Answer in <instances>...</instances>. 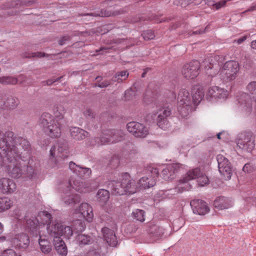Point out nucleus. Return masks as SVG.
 I'll use <instances>...</instances> for the list:
<instances>
[{
	"mask_svg": "<svg viewBox=\"0 0 256 256\" xmlns=\"http://www.w3.org/2000/svg\"><path fill=\"white\" fill-rule=\"evenodd\" d=\"M246 96V94H242L240 97L238 98V101L240 104L241 108L246 112L250 113L252 110V105L250 102H246L245 98Z\"/></svg>",
	"mask_w": 256,
	"mask_h": 256,
	"instance_id": "obj_34",
	"label": "nucleus"
},
{
	"mask_svg": "<svg viewBox=\"0 0 256 256\" xmlns=\"http://www.w3.org/2000/svg\"><path fill=\"white\" fill-rule=\"evenodd\" d=\"M70 39V36H64L58 42L60 45H63L65 44V42L69 40Z\"/></svg>",
	"mask_w": 256,
	"mask_h": 256,
	"instance_id": "obj_55",
	"label": "nucleus"
},
{
	"mask_svg": "<svg viewBox=\"0 0 256 256\" xmlns=\"http://www.w3.org/2000/svg\"><path fill=\"white\" fill-rule=\"evenodd\" d=\"M16 189V184L12 180L6 178L0 179V190L2 193H11Z\"/></svg>",
	"mask_w": 256,
	"mask_h": 256,
	"instance_id": "obj_23",
	"label": "nucleus"
},
{
	"mask_svg": "<svg viewBox=\"0 0 256 256\" xmlns=\"http://www.w3.org/2000/svg\"><path fill=\"white\" fill-rule=\"evenodd\" d=\"M218 56H208L202 62V66L204 67L206 71L212 70L217 61Z\"/></svg>",
	"mask_w": 256,
	"mask_h": 256,
	"instance_id": "obj_33",
	"label": "nucleus"
},
{
	"mask_svg": "<svg viewBox=\"0 0 256 256\" xmlns=\"http://www.w3.org/2000/svg\"><path fill=\"white\" fill-rule=\"evenodd\" d=\"M148 170L150 172L152 176L150 177L144 176L141 178L137 184H136L137 186V190L138 188H148L155 185L156 178L158 175V170L155 168H150Z\"/></svg>",
	"mask_w": 256,
	"mask_h": 256,
	"instance_id": "obj_15",
	"label": "nucleus"
},
{
	"mask_svg": "<svg viewBox=\"0 0 256 256\" xmlns=\"http://www.w3.org/2000/svg\"><path fill=\"white\" fill-rule=\"evenodd\" d=\"M128 130L136 137L144 138L148 134V128L142 124L132 122L127 124Z\"/></svg>",
	"mask_w": 256,
	"mask_h": 256,
	"instance_id": "obj_17",
	"label": "nucleus"
},
{
	"mask_svg": "<svg viewBox=\"0 0 256 256\" xmlns=\"http://www.w3.org/2000/svg\"><path fill=\"white\" fill-rule=\"evenodd\" d=\"M102 232L104 240L110 246H116L118 241L112 230L104 227L102 228Z\"/></svg>",
	"mask_w": 256,
	"mask_h": 256,
	"instance_id": "obj_25",
	"label": "nucleus"
},
{
	"mask_svg": "<svg viewBox=\"0 0 256 256\" xmlns=\"http://www.w3.org/2000/svg\"><path fill=\"white\" fill-rule=\"evenodd\" d=\"M76 240L80 245L89 244L92 242V238L90 236L84 234H79L77 236Z\"/></svg>",
	"mask_w": 256,
	"mask_h": 256,
	"instance_id": "obj_40",
	"label": "nucleus"
},
{
	"mask_svg": "<svg viewBox=\"0 0 256 256\" xmlns=\"http://www.w3.org/2000/svg\"><path fill=\"white\" fill-rule=\"evenodd\" d=\"M254 141L255 138L252 134L245 132L239 134L236 143L240 148L250 152L254 148Z\"/></svg>",
	"mask_w": 256,
	"mask_h": 256,
	"instance_id": "obj_11",
	"label": "nucleus"
},
{
	"mask_svg": "<svg viewBox=\"0 0 256 256\" xmlns=\"http://www.w3.org/2000/svg\"><path fill=\"white\" fill-rule=\"evenodd\" d=\"M128 76V73L126 71H122L117 74L115 76V80L120 82L126 80Z\"/></svg>",
	"mask_w": 256,
	"mask_h": 256,
	"instance_id": "obj_47",
	"label": "nucleus"
},
{
	"mask_svg": "<svg viewBox=\"0 0 256 256\" xmlns=\"http://www.w3.org/2000/svg\"><path fill=\"white\" fill-rule=\"evenodd\" d=\"M72 188L80 193L92 191L88 184L83 182L79 179L73 180L71 178L68 182L61 184L60 188L62 193V201L67 206H72L80 202V196L74 193Z\"/></svg>",
	"mask_w": 256,
	"mask_h": 256,
	"instance_id": "obj_2",
	"label": "nucleus"
},
{
	"mask_svg": "<svg viewBox=\"0 0 256 256\" xmlns=\"http://www.w3.org/2000/svg\"><path fill=\"white\" fill-rule=\"evenodd\" d=\"M2 100H4L3 104H0L2 106V108L8 110L14 109L18 104V100L12 96H9L6 98L5 96L3 98Z\"/></svg>",
	"mask_w": 256,
	"mask_h": 256,
	"instance_id": "obj_29",
	"label": "nucleus"
},
{
	"mask_svg": "<svg viewBox=\"0 0 256 256\" xmlns=\"http://www.w3.org/2000/svg\"><path fill=\"white\" fill-rule=\"evenodd\" d=\"M182 165L180 164H168L166 168L162 171V175L164 179L166 180L174 178L173 175L178 172Z\"/></svg>",
	"mask_w": 256,
	"mask_h": 256,
	"instance_id": "obj_22",
	"label": "nucleus"
},
{
	"mask_svg": "<svg viewBox=\"0 0 256 256\" xmlns=\"http://www.w3.org/2000/svg\"><path fill=\"white\" fill-rule=\"evenodd\" d=\"M156 228L158 229V232L156 234V236H162V234H163L162 228Z\"/></svg>",
	"mask_w": 256,
	"mask_h": 256,
	"instance_id": "obj_60",
	"label": "nucleus"
},
{
	"mask_svg": "<svg viewBox=\"0 0 256 256\" xmlns=\"http://www.w3.org/2000/svg\"><path fill=\"white\" fill-rule=\"evenodd\" d=\"M202 1L206 2V0H187V2H186V0H178V1L176 0L174 3L176 5L180 4L182 7H185L189 4L194 3V4H198Z\"/></svg>",
	"mask_w": 256,
	"mask_h": 256,
	"instance_id": "obj_43",
	"label": "nucleus"
},
{
	"mask_svg": "<svg viewBox=\"0 0 256 256\" xmlns=\"http://www.w3.org/2000/svg\"><path fill=\"white\" fill-rule=\"evenodd\" d=\"M206 73H207V74H208V76H212L214 74H216V72H206Z\"/></svg>",
	"mask_w": 256,
	"mask_h": 256,
	"instance_id": "obj_63",
	"label": "nucleus"
},
{
	"mask_svg": "<svg viewBox=\"0 0 256 256\" xmlns=\"http://www.w3.org/2000/svg\"><path fill=\"white\" fill-rule=\"evenodd\" d=\"M204 97V90L200 86H196L192 91V101L194 104H198Z\"/></svg>",
	"mask_w": 256,
	"mask_h": 256,
	"instance_id": "obj_26",
	"label": "nucleus"
},
{
	"mask_svg": "<svg viewBox=\"0 0 256 256\" xmlns=\"http://www.w3.org/2000/svg\"><path fill=\"white\" fill-rule=\"evenodd\" d=\"M38 218H39L41 221L40 222V224H48V227L50 225V222L52 219L51 214L46 211L40 212L38 215ZM48 229V228H46Z\"/></svg>",
	"mask_w": 256,
	"mask_h": 256,
	"instance_id": "obj_37",
	"label": "nucleus"
},
{
	"mask_svg": "<svg viewBox=\"0 0 256 256\" xmlns=\"http://www.w3.org/2000/svg\"><path fill=\"white\" fill-rule=\"evenodd\" d=\"M252 183L255 186H256V176L253 179Z\"/></svg>",
	"mask_w": 256,
	"mask_h": 256,
	"instance_id": "obj_64",
	"label": "nucleus"
},
{
	"mask_svg": "<svg viewBox=\"0 0 256 256\" xmlns=\"http://www.w3.org/2000/svg\"><path fill=\"white\" fill-rule=\"evenodd\" d=\"M171 114V110L168 107L160 108L154 114V116L157 115L156 123L160 128L163 130L167 128L168 125L167 118L170 116Z\"/></svg>",
	"mask_w": 256,
	"mask_h": 256,
	"instance_id": "obj_16",
	"label": "nucleus"
},
{
	"mask_svg": "<svg viewBox=\"0 0 256 256\" xmlns=\"http://www.w3.org/2000/svg\"><path fill=\"white\" fill-rule=\"evenodd\" d=\"M214 206L219 210L228 208L232 206L230 200L224 196L217 198L214 202Z\"/></svg>",
	"mask_w": 256,
	"mask_h": 256,
	"instance_id": "obj_27",
	"label": "nucleus"
},
{
	"mask_svg": "<svg viewBox=\"0 0 256 256\" xmlns=\"http://www.w3.org/2000/svg\"><path fill=\"white\" fill-rule=\"evenodd\" d=\"M204 32V31H201V30H199V31H198V30H196V31H194L192 34H202V33H203Z\"/></svg>",
	"mask_w": 256,
	"mask_h": 256,
	"instance_id": "obj_62",
	"label": "nucleus"
},
{
	"mask_svg": "<svg viewBox=\"0 0 256 256\" xmlns=\"http://www.w3.org/2000/svg\"><path fill=\"white\" fill-rule=\"evenodd\" d=\"M70 131L71 136L76 140H82L88 135L87 132L77 127L72 128Z\"/></svg>",
	"mask_w": 256,
	"mask_h": 256,
	"instance_id": "obj_30",
	"label": "nucleus"
},
{
	"mask_svg": "<svg viewBox=\"0 0 256 256\" xmlns=\"http://www.w3.org/2000/svg\"><path fill=\"white\" fill-rule=\"evenodd\" d=\"M97 196L100 202H106L109 199L110 194L107 190L101 189L98 191Z\"/></svg>",
	"mask_w": 256,
	"mask_h": 256,
	"instance_id": "obj_41",
	"label": "nucleus"
},
{
	"mask_svg": "<svg viewBox=\"0 0 256 256\" xmlns=\"http://www.w3.org/2000/svg\"><path fill=\"white\" fill-rule=\"evenodd\" d=\"M74 213L80 214L89 222L92 220L94 217L92 208L91 206L86 202L81 204L78 208L74 210Z\"/></svg>",
	"mask_w": 256,
	"mask_h": 256,
	"instance_id": "obj_19",
	"label": "nucleus"
},
{
	"mask_svg": "<svg viewBox=\"0 0 256 256\" xmlns=\"http://www.w3.org/2000/svg\"><path fill=\"white\" fill-rule=\"evenodd\" d=\"M53 112L55 116L54 118L62 121L66 112V110L64 105L62 104H58L56 105L54 108Z\"/></svg>",
	"mask_w": 256,
	"mask_h": 256,
	"instance_id": "obj_35",
	"label": "nucleus"
},
{
	"mask_svg": "<svg viewBox=\"0 0 256 256\" xmlns=\"http://www.w3.org/2000/svg\"><path fill=\"white\" fill-rule=\"evenodd\" d=\"M250 46L252 48L256 49V40L252 42Z\"/></svg>",
	"mask_w": 256,
	"mask_h": 256,
	"instance_id": "obj_61",
	"label": "nucleus"
},
{
	"mask_svg": "<svg viewBox=\"0 0 256 256\" xmlns=\"http://www.w3.org/2000/svg\"><path fill=\"white\" fill-rule=\"evenodd\" d=\"M193 212L199 215H204L209 211L206 202L200 200H194L190 202Z\"/></svg>",
	"mask_w": 256,
	"mask_h": 256,
	"instance_id": "obj_20",
	"label": "nucleus"
},
{
	"mask_svg": "<svg viewBox=\"0 0 256 256\" xmlns=\"http://www.w3.org/2000/svg\"><path fill=\"white\" fill-rule=\"evenodd\" d=\"M8 150V146L4 140L0 144V157L2 160V166H4L9 175L14 178L24 176L26 166L20 161V156L16 148Z\"/></svg>",
	"mask_w": 256,
	"mask_h": 256,
	"instance_id": "obj_1",
	"label": "nucleus"
},
{
	"mask_svg": "<svg viewBox=\"0 0 256 256\" xmlns=\"http://www.w3.org/2000/svg\"><path fill=\"white\" fill-rule=\"evenodd\" d=\"M87 256H100V254L98 252L92 250L88 252Z\"/></svg>",
	"mask_w": 256,
	"mask_h": 256,
	"instance_id": "obj_56",
	"label": "nucleus"
},
{
	"mask_svg": "<svg viewBox=\"0 0 256 256\" xmlns=\"http://www.w3.org/2000/svg\"><path fill=\"white\" fill-rule=\"evenodd\" d=\"M230 0H221L216 3H214L212 0H208L206 2L208 6L212 8V9L215 8L216 10H218L222 7H224L226 6V2Z\"/></svg>",
	"mask_w": 256,
	"mask_h": 256,
	"instance_id": "obj_42",
	"label": "nucleus"
},
{
	"mask_svg": "<svg viewBox=\"0 0 256 256\" xmlns=\"http://www.w3.org/2000/svg\"><path fill=\"white\" fill-rule=\"evenodd\" d=\"M239 70L238 63L236 61H228L224 65L220 74L224 78L228 80L235 79L237 72Z\"/></svg>",
	"mask_w": 256,
	"mask_h": 256,
	"instance_id": "obj_13",
	"label": "nucleus"
},
{
	"mask_svg": "<svg viewBox=\"0 0 256 256\" xmlns=\"http://www.w3.org/2000/svg\"><path fill=\"white\" fill-rule=\"evenodd\" d=\"M254 167L250 163L245 164L242 168V170L246 173L252 172L254 171Z\"/></svg>",
	"mask_w": 256,
	"mask_h": 256,
	"instance_id": "obj_51",
	"label": "nucleus"
},
{
	"mask_svg": "<svg viewBox=\"0 0 256 256\" xmlns=\"http://www.w3.org/2000/svg\"><path fill=\"white\" fill-rule=\"evenodd\" d=\"M44 56V54L42 53L41 52H33V53H28V54H25L24 55V56L26 58H42Z\"/></svg>",
	"mask_w": 256,
	"mask_h": 256,
	"instance_id": "obj_50",
	"label": "nucleus"
},
{
	"mask_svg": "<svg viewBox=\"0 0 256 256\" xmlns=\"http://www.w3.org/2000/svg\"><path fill=\"white\" fill-rule=\"evenodd\" d=\"M62 121L53 118L49 113H44L40 124L46 134L52 138L60 137L62 133Z\"/></svg>",
	"mask_w": 256,
	"mask_h": 256,
	"instance_id": "obj_4",
	"label": "nucleus"
},
{
	"mask_svg": "<svg viewBox=\"0 0 256 256\" xmlns=\"http://www.w3.org/2000/svg\"><path fill=\"white\" fill-rule=\"evenodd\" d=\"M68 145L66 142H62L56 144L52 146L50 153L51 159H54V168H60L62 166H60L58 162V158H66L68 156Z\"/></svg>",
	"mask_w": 256,
	"mask_h": 256,
	"instance_id": "obj_8",
	"label": "nucleus"
},
{
	"mask_svg": "<svg viewBox=\"0 0 256 256\" xmlns=\"http://www.w3.org/2000/svg\"><path fill=\"white\" fill-rule=\"evenodd\" d=\"M4 140L8 148V150H6L8 152L11 150L12 148H16L20 156V152L18 150L22 147L24 150H28L30 148L29 142L22 138L14 137V134L12 132L8 131L4 134H3L0 130V144Z\"/></svg>",
	"mask_w": 256,
	"mask_h": 256,
	"instance_id": "obj_6",
	"label": "nucleus"
},
{
	"mask_svg": "<svg viewBox=\"0 0 256 256\" xmlns=\"http://www.w3.org/2000/svg\"><path fill=\"white\" fill-rule=\"evenodd\" d=\"M228 95V92L224 88H220L218 86H212L208 88L206 97L208 98L226 99Z\"/></svg>",
	"mask_w": 256,
	"mask_h": 256,
	"instance_id": "obj_18",
	"label": "nucleus"
},
{
	"mask_svg": "<svg viewBox=\"0 0 256 256\" xmlns=\"http://www.w3.org/2000/svg\"><path fill=\"white\" fill-rule=\"evenodd\" d=\"M60 78V77L56 79V80H48L46 82H44L46 83V84L47 85H51L52 84H53L54 82L57 81L58 80H59Z\"/></svg>",
	"mask_w": 256,
	"mask_h": 256,
	"instance_id": "obj_58",
	"label": "nucleus"
},
{
	"mask_svg": "<svg viewBox=\"0 0 256 256\" xmlns=\"http://www.w3.org/2000/svg\"><path fill=\"white\" fill-rule=\"evenodd\" d=\"M38 174V172L34 170L32 166H26L24 176L26 175V176L30 178H34L37 176Z\"/></svg>",
	"mask_w": 256,
	"mask_h": 256,
	"instance_id": "obj_45",
	"label": "nucleus"
},
{
	"mask_svg": "<svg viewBox=\"0 0 256 256\" xmlns=\"http://www.w3.org/2000/svg\"><path fill=\"white\" fill-rule=\"evenodd\" d=\"M200 67V64L198 61H192L182 66V74L186 79H194L199 74Z\"/></svg>",
	"mask_w": 256,
	"mask_h": 256,
	"instance_id": "obj_12",
	"label": "nucleus"
},
{
	"mask_svg": "<svg viewBox=\"0 0 256 256\" xmlns=\"http://www.w3.org/2000/svg\"><path fill=\"white\" fill-rule=\"evenodd\" d=\"M124 133L121 130H109L102 134L100 138H97L98 144H112L118 142L123 140Z\"/></svg>",
	"mask_w": 256,
	"mask_h": 256,
	"instance_id": "obj_9",
	"label": "nucleus"
},
{
	"mask_svg": "<svg viewBox=\"0 0 256 256\" xmlns=\"http://www.w3.org/2000/svg\"><path fill=\"white\" fill-rule=\"evenodd\" d=\"M53 237L54 245L58 254L62 256H66L68 254V249L64 241L60 236Z\"/></svg>",
	"mask_w": 256,
	"mask_h": 256,
	"instance_id": "obj_24",
	"label": "nucleus"
},
{
	"mask_svg": "<svg viewBox=\"0 0 256 256\" xmlns=\"http://www.w3.org/2000/svg\"><path fill=\"white\" fill-rule=\"evenodd\" d=\"M38 218H32L29 220H27L26 221L28 226L30 229L36 228L38 226H40V222Z\"/></svg>",
	"mask_w": 256,
	"mask_h": 256,
	"instance_id": "obj_44",
	"label": "nucleus"
},
{
	"mask_svg": "<svg viewBox=\"0 0 256 256\" xmlns=\"http://www.w3.org/2000/svg\"><path fill=\"white\" fill-rule=\"evenodd\" d=\"M218 170L225 180H228L232 175V166L228 160L222 154H218L216 157Z\"/></svg>",
	"mask_w": 256,
	"mask_h": 256,
	"instance_id": "obj_14",
	"label": "nucleus"
},
{
	"mask_svg": "<svg viewBox=\"0 0 256 256\" xmlns=\"http://www.w3.org/2000/svg\"><path fill=\"white\" fill-rule=\"evenodd\" d=\"M24 76H20L18 78L12 76H3L0 78V83L2 84H15L18 82H22L24 80Z\"/></svg>",
	"mask_w": 256,
	"mask_h": 256,
	"instance_id": "obj_31",
	"label": "nucleus"
},
{
	"mask_svg": "<svg viewBox=\"0 0 256 256\" xmlns=\"http://www.w3.org/2000/svg\"><path fill=\"white\" fill-rule=\"evenodd\" d=\"M256 10V3L252 6L246 12H250Z\"/></svg>",
	"mask_w": 256,
	"mask_h": 256,
	"instance_id": "obj_59",
	"label": "nucleus"
},
{
	"mask_svg": "<svg viewBox=\"0 0 256 256\" xmlns=\"http://www.w3.org/2000/svg\"><path fill=\"white\" fill-rule=\"evenodd\" d=\"M247 38L248 37L246 36H243L242 37L236 40L237 43L238 44H242V42H244V40H246Z\"/></svg>",
	"mask_w": 256,
	"mask_h": 256,
	"instance_id": "obj_57",
	"label": "nucleus"
},
{
	"mask_svg": "<svg viewBox=\"0 0 256 256\" xmlns=\"http://www.w3.org/2000/svg\"><path fill=\"white\" fill-rule=\"evenodd\" d=\"M48 232L51 236H63L64 238H70L72 234L73 230L70 226H64L60 222H56L48 227Z\"/></svg>",
	"mask_w": 256,
	"mask_h": 256,
	"instance_id": "obj_10",
	"label": "nucleus"
},
{
	"mask_svg": "<svg viewBox=\"0 0 256 256\" xmlns=\"http://www.w3.org/2000/svg\"><path fill=\"white\" fill-rule=\"evenodd\" d=\"M12 205V201L8 198H0V212L8 210Z\"/></svg>",
	"mask_w": 256,
	"mask_h": 256,
	"instance_id": "obj_38",
	"label": "nucleus"
},
{
	"mask_svg": "<svg viewBox=\"0 0 256 256\" xmlns=\"http://www.w3.org/2000/svg\"><path fill=\"white\" fill-rule=\"evenodd\" d=\"M142 36L144 40H152L155 36L154 32L152 30L144 31L142 34Z\"/></svg>",
	"mask_w": 256,
	"mask_h": 256,
	"instance_id": "obj_48",
	"label": "nucleus"
},
{
	"mask_svg": "<svg viewBox=\"0 0 256 256\" xmlns=\"http://www.w3.org/2000/svg\"><path fill=\"white\" fill-rule=\"evenodd\" d=\"M74 230L77 232H82L85 228L84 224L80 221L76 220L74 224Z\"/></svg>",
	"mask_w": 256,
	"mask_h": 256,
	"instance_id": "obj_49",
	"label": "nucleus"
},
{
	"mask_svg": "<svg viewBox=\"0 0 256 256\" xmlns=\"http://www.w3.org/2000/svg\"><path fill=\"white\" fill-rule=\"evenodd\" d=\"M108 187L114 194H132L137 191V186H136L134 180L131 179L130 175L127 172L122 174L118 180H113L110 182Z\"/></svg>",
	"mask_w": 256,
	"mask_h": 256,
	"instance_id": "obj_3",
	"label": "nucleus"
},
{
	"mask_svg": "<svg viewBox=\"0 0 256 256\" xmlns=\"http://www.w3.org/2000/svg\"><path fill=\"white\" fill-rule=\"evenodd\" d=\"M198 178V182L199 186H203L208 183L209 180L207 176L201 172L199 168H196L190 170L180 180L176 190L180 192L184 190H188L191 188L188 182L192 180Z\"/></svg>",
	"mask_w": 256,
	"mask_h": 256,
	"instance_id": "obj_5",
	"label": "nucleus"
},
{
	"mask_svg": "<svg viewBox=\"0 0 256 256\" xmlns=\"http://www.w3.org/2000/svg\"><path fill=\"white\" fill-rule=\"evenodd\" d=\"M178 110L182 117H186L192 110V102L189 92L185 88L181 89L178 96Z\"/></svg>",
	"mask_w": 256,
	"mask_h": 256,
	"instance_id": "obj_7",
	"label": "nucleus"
},
{
	"mask_svg": "<svg viewBox=\"0 0 256 256\" xmlns=\"http://www.w3.org/2000/svg\"><path fill=\"white\" fill-rule=\"evenodd\" d=\"M84 114L86 117H88V118H93L94 116V113L90 108L86 109V110L84 112Z\"/></svg>",
	"mask_w": 256,
	"mask_h": 256,
	"instance_id": "obj_53",
	"label": "nucleus"
},
{
	"mask_svg": "<svg viewBox=\"0 0 256 256\" xmlns=\"http://www.w3.org/2000/svg\"><path fill=\"white\" fill-rule=\"evenodd\" d=\"M122 12H120L119 11H115L113 12L108 11L106 10H102L101 11L98 12H92L90 14H85L84 16H116L118 15Z\"/></svg>",
	"mask_w": 256,
	"mask_h": 256,
	"instance_id": "obj_36",
	"label": "nucleus"
},
{
	"mask_svg": "<svg viewBox=\"0 0 256 256\" xmlns=\"http://www.w3.org/2000/svg\"><path fill=\"white\" fill-rule=\"evenodd\" d=\"M246 90L251 98L256 102V82H251L246 86Z\"/></svg>",
	"mask_w": 256,
	"mask_h": 256,
	"instance_id": "obj_39",
	"label": "nucleus"
},
{
	"mask_svg": "<svg viewBox=\"0 0 256 256\" xmlns=\"http://www.w3.org/2000/svg\"><path fill=\"white\" fill-rule=\"evenodd\" d=\"M144 212L141 210L137 209L132 212V215L134 218L140 222H144Z\"/></svg>",
	"mask_w": 256,
	"mask_h": 256,
	"instance_id": "obj_46",
	"label": "nucleus"
},
{
	"mask_svg": "<svg viewBox=\"0 0 256 256\" xmlns=\"http://www.w3.org/2000/svg\"><path fill=\"white\" fill-rule=\"evenodd\" d=\"M2 256H16V255L14 250L9 249L4 250L2 254Z\"/></svg>",
	"mask_w": 256,
	"mask_h": 256,
	"instance_id": "obj_52",
	"label": "nucleus"
},
{
	"mask_svg": "<svg viewBox=\"0 0 256 256\" xmlns=\"http://www.w3.org/2000/svg\"><path fill=\"white\" fill-rule=\"evenodd\" d=\"M69 168L72 172L80 178H87L91 174L90 168L80 167L72 162L69 163Z\"/></svg>",
	"mask_w": 256,
	"mask_h": 256,
	"instance_id": "obj_21",
	"label": "nucleus"
},
{
	"mask_svg": "<svg viewBox=\"0 0 256 256\" xmlns=\"http://www.w3.org/2000/svg\"><path fill=\"white\" fill-rule=\"evenodd\" d=\"M12 242L16 246L25 247L29 244V238L26 234H20L16 236L12 240Z\"/></svg>",
	"mask_w": 256,
	"mask_h": 256,
	"instance_id": "obj_28",
	"label": "nucleus"
},
{
	"mask_svg": "<svg viewBox=\"0 0 256 256\" xmlns=\"http://www.w3.org/2000/svg\"><path fill=\"white\" fill-rule=\"evenodd\" d=\"M110 82L108 80H104L102 82L96 84V86L100 88H105L109 86Z\"/></svg>",
	"mask_w": 256,
	"mask_h": 256,
	"instance_id": "obj_54",
	"label": "nucleus"
},
{
	"mask_svg": "<svg viewBox=\"0 0 256 256\" xmlns=\"http://www.w3.org/2000/svg\"><path fill=\"white\" fill-rule=\"evenodd\" d=\"M38 242L40 250L42 253L48 254L51 252L52 246L50 242L45 238H42V236L40 233Z\"/></svg>",
	"mask_w": 256,
	"mask_h": 256,
	"instance_id": "obj_32",
	"label": "nucleus"
}]
</instances>
